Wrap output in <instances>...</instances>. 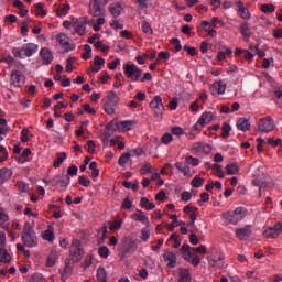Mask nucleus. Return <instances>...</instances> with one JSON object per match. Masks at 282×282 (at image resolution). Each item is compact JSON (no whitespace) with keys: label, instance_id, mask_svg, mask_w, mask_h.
Returning a JSON list of instances; mask_svg holds the SVG:
<instances>
[{"label":"nucleus","instance_id":"obj_1","mask_svg":"<svg viewBox=\"0 0 282 282\" xmlns=\"http://www.w3.org/2000/svg\"><path fill=\"white\" fill-rule=\"evenodd\" d=\"M21 239L26 248H36V246H39V238L36 237V231H34V227H32V224H30V221L24 223Z\"/></svg>","mask_w":282,"mask_h":282},{"label":"nucleus","instance_id":"obj_2","mask_svg":"<svg viewBox=\"0 0 282 282\" xmlns=\"http://www.w3.org/2000/svg\"><path fill=\"white\" fill-rule=\"evenodd\" d=\"M246 215H248V209L237 207L235 210L223 214V219H225L226 224L237 226L239 221H243V219H246Z\"/></svg>","mask_w":282,"mask_h":282},{"label":"nucleus","instance_id":"obj_3","mask_svg":"<svg viewBox=\"0 0 282 282\" xmlns=\"http://www.w3.org/2000/svg\"><path fill=\"white\" fill-rule=\"evenodd\" d=\"M39 52V45L34 43H28L23 47H13L12 54L15 58H30Z\"/></svg>","mask_w":282,"mask_h":282},{"label":"nucleus","instance_id":"obj_4","mask_svg":"<svg viewBox=\"0 0 282 282\" xmlns=\"http://www.w3.org/2000/svg\"><path fill=\"white\" fill-rule=\"evenodd\" d=\"M193 250H195V248H192L188 245H183L180 249V252L183 259H185V261H187L188 263H192V265L197 268V265L202 263V259H199L197 254L193 253Z\"/></svg>","mask_w":282,"mask_h":282},{"label":"nucleus","instance_id":"obj_5","mask_svg":"<svg viewBox=\"0 0 282 282\" xmlns=\"http://www.w3.org/2000/svg\"><path fill=\"white\" fill-rule=\"evenodd\" d=\"M119 250L121 252V259H124L131 252L138 250V240H131V238H123L119 245Z\"/></svg>","mask_w":282,"mask_h":282},{"label":"nucleus","instance_id":"obj_6","mask_svg":"<svg viewBox=\"0 0 282 282\" xmlns=\"http://www.w3.org/2000/svg\"><path fill=\"white\" fill-rule=\"evenodd\" d=\"M118 102H120V97L116 91L111 90L108 93L107 100L104 104V110L108 116H113L116 113V107H118Z\"/></svg>","mask_w":282,"mask_h":282},{"label":"nucleus","instance_id":"obj_7","mask_svg":"<svg viewBox=\"0 0 282 282\" xmlns=\"http://www.w3.org/2000/svg\"><path fill=\"white\" fill-rule=\"evenodd\" d=\"M124 76L130 78L133 83H138L140 80V76H142V69L138 68L135 64H126L123 66Z\"/></svg>","mask_w":282,"mask_h":282},{"label":"nucleus","instance_id":"obj_8","mask_svg":"<svg viewBox=\"0 0 282 282\" xmlns=\"http://www.w3.org/2000/svg\"><path fill=\"white\" fill-rule=\"evenodd\" d=\"M215 120V116H213V112H203L197 122L193 126V131H202L204 127L207 124H210V122Z\"/></svg>","mask_w":282,"mask_h":282},{"label":"nucleus","instance_id":"obj_9","mask_svg":"<svg viewBox=\"0 0 282 282\" xmlns=\"http://www.w3.org/2000/svg\"><path fill=\"white\" fill-rule=\"evenodd\" d=\"M150 109H152L155 118L164 116V104H162V97L155 96L150 102Z\"/></svg>","mask_w":282,"mask_h":282},{"label":"nucleus","instance_id":"obj_10","mask_svg":"<svg viewBox=\"0 0 282 282\" xmlns=\"http://www.w3.org/2000/svg\"><path fill=\"white\" fill-rule=\"evenodd\" d=\"M274 119L270 116L260 119L258 122V130L262 133H270L271 131H274Z\"/></svg>","mask_w":282,"mask_h":282},{"label":"nucleus","instance_id":"obj_11","mask_svg":"<svg viewBox=\"0 0 282 282\" xmlns=\"http://www.w3.org/2000/svg\"><path fill=\"white\" fill-rule=\"evenodd\" d=\"M262 235L265 239H276L280 235H282L281 221H278L273 227L267 228Z\"/></svg>","mask_w":282,"mask_h":282},{"label":"nucleus","instance_id":"obj_12","mask_svg":"<svg viewBox=\"0 0 282 282\" xmlns=\"http://www.w3.org/2000/svg\"><path fill=\"white\" fill-rule=\"evenodd\" d=\"M11 85L18 88L23 87V85H25V75H23L20 70L13 69L11 72Z\"/></svg>","mask_w":282,"mask_h":282},{"label":"nucleus","instance_id":"obj_13","mask_svg":"<svg viewBox=\"0 0 282 282\" xmlns=\"http://www.w3.org/2000/svg\"><path fill=\"white\" fill-rule=\"evenodd\" d=\"M250 235H252V226L250 225L236 229V237L240 241H248V239H250Z\"/></svg>","mask_w":282,"mask_h":282},{"label":"nucleus","instance_id":"obj_14","mask_svg":"<svg viewBox=\"0 0 282 282\" xmlns=\"http://www.w3.org/2000/svg\"><path fill=\"white\" fill-rule=\"evenodd\" d=\"M89 10L91 17H105V9L100 7L99 0H90Z\"/></svg>","mask_w":282,"mask_h":282},{"label":"nucleus","instance_id":"obj_15","mask_svg":"<svg viewBox=\"0 0 282 282\" xmlns=\"http://www.w3.org/2000/svg\"><path fill=\"white\" fill-rule=\"evenodd\" d=\"M191 151L195 154L198 155V153H210V151H213V149L210 148V145L204 143V142H195L192 145Z\"/></svg>","mask_w":282,"mask_h":282},{"label":"nucleus","instance_id":"obj_16","mask_svg":"<svg viewBox=\"0 0 282 282\" xmlns=\"http://www.w3.org/2000/svg\"><path fill=\"white\" fill-rule=\"evenodd\" d=\"M73 28L76 34L83 36L85 34V30H87V22L85 19L79 18L73 22Z\"/></svg>","mask_w":282,"mask_h":282},{"label":"nucleus","instance_id":"obj_17","mask_svg":"<svg viewBox=\"0 0 282 282\" xmlns=\"http://www.w3.org/2000/svg\"><path fill=\"white\" fill-rule=\"evenodd\" d=\"M40 56L43 61V65H52V62L54 61V55L52 54V51L47 47H43L40 52Z\"/></svg>","mask_w":282,"mask_h":282},{"label":"nucleus","instance_id":"obj_18","mask_svg":"<svg viewBox=\"0 0 282 282\" xmlns=\"http://www.w3.org/2000/svg\"><path fill=\"white\" fill-rule=\"evenodd\" d=\"M164 261L167 262V268H177V256L171 251H165L163 254Z\"/></svg>","mask_w":282,"mask_h":282},{"label":"nucleus","instance_id":"obj_19","mask_svg":"<svg viewBox=\"0 0 282 282\" xmlns=\"http://www.w3.org/2000/svg\"><path fill=\"white\" fill-rule=\"evenodd\" d=\"M212 94L213 96L215 95L221 96L226 94V84L221 82H215L212 86Z\"/></svg>","mask_w":282,"mask_h":282},{"label":"nucleus","instance_id":"obj_20","mask_svg":"<svg viewBox=\"0 0 282 282\" xmlns=\"http://www.w3.org/2000/svg\"><path fill=\"white\" fill-rule=\"evenodd\" d=\"M12 169L2 167L0 169V185L6 184V182L12 180Z\"/></svg>","mask_w":282,"mask_h":282},{"label":"nucleus","instance_id":"obj_21","mask_svg":"<svg viewBox=\"0 0 282 282\" xmlns=\"http://www.w3.org/2000/svg\"><path fill=\"white\" fill-rule=\"evenodd\" d=\"M131 219H133V221H140L141 224H149V217H147V215H144V212L137 209V213L132 214Z\"/></svg>","mask_w":282,"mask_h":282},{"label":"nucleus","instance_id":"obj_22","mask_svg":"<svg viewBox=\"0 0 282 282\" xmlns=\"http://www.w3.org/2000/svg\"><path fill=\"white\" fill-rule=\"evenodd\" d=\"M119 127L121 131H131L138 127V122L135 120H126L119 122Z\"/></svg>","mask_w":282,"mask_h":282},{"label":"nucleus","instance_id":"obj_23","mask_svg":"<svg viewBox=\"0 0 282 282\" xmlns=\"http://www.w3.org/2000/svg\"><path fill=\"white\" fill-rule=\"evenodd\" d=\"M178 282H192L193 281V276H191V271H188V269L185 268H180V272H178Z\"/></svg>","mask_w":282,"mask_h":282},{"label":"nucleus","instance_id":"obj_24","mask_svg":"<svg viewBox=\"0 0 282 282\" xmlns=\"http://www.w3.org/2000/svg\"><path fill=\"white\" fill-rule=\"evenodd\" d=\"M236 127L238 131H250V120L246 118H239L236 123Z\"/></svg>","mask_w":282,"mask_h":282},{"label":"nucleus","instance_id":"obj_25","mask_svg":"<svg viewBox=\"0 0 282 282\" xmlns=\"http://www.w3.org/2000/svg\"><path fill=\"white\" fill-rule=\"evenodd\" d=\"M109 12L115 17V19H118L120 17V13L122 12V3L116 2L109 6Z\"/></svg>","mask_w":282,"mask_h":282},{"label":"nucleus","instance_id":"obj_26","mask_svg":"<svg viewBox=\"0 0 282 282\" xmlns=\"http://www.w3.org/2000/svg\"><path fill=\"white\" fill-rule=\"evenodd\" d=\"M61 177V175H56L52 182H55V184H59V186L62 188H67V186H69V184H72V178L69 177V175L64 176V178L57 181Z\"/></svg>","mask_w":282,"mask_h":282},{"label":"nucleus","instance_id":"obj_27","mask_svg":"<svg viewBox=\"0 0 282 282\" xmlns=\"http://www.w3.org/2000/svg\"><path fill=\"white\" fill-rule=\"evenodd\" d=\"M70 258L72 261L78 262L83 259V249L82 248H70Z\"/></svg>","mask_w":282,"mask_h":282},{"label":"nucleus","instance_id":"obj_28","mask_svg":"<svg viewBox=\"0 0 282 282\" xmlns=\"http://www.w3.org/2000/svg\"><path fill=\"white\" fill-rule=\"evenodd\" d=\"M66 160H67V153H65V152L57 153V158H56V160L53 163L54 169H61V165Z\"/></svg>","mask_w":282,"mask_h":282},{"label":"nucleus","instance_id":"obj_29","mask_svg":"<svg viewBox=\"0 0 282 282\" xmlns=\"http://www.w3.org/2000/svg\"><path fill=\"white\" fill-rule=\"evenodd\" d=\"M10 261H12V256L4 247L0 248V263H10Z\"/></svg>","mask_w":282,"mask_h":282},{"label":"nucleus","instance_id":"obj_30","mask_svg":"<svg viewBox=\"0 0 282 282\" xmlns=\"http://www.w3.org/2000/svg\"><path fill=\"white\" fill-rule=\"evenodd\" d=\"M96 276L98 282H107V270L105 267H98Z\"/></svg>","mask_w":282,"mask_h":282},{"label":"nucleus","instance_id":"obj_31","mask_svg":"<svg viewBox=\"0 0 282 282\" xmlns=\"http://www.w3.org/2000/svg\"><path fill=\"white\" fill-rule=\"evenodd\" d=\"M30 155H32V150H30V148H25L22 154L18 158V164H25Z\"/></svg>","mask_w":282,"mask_h":282},{"label":"nucleus","instance_id":"obj_32","mask_svg":"<svg viewBox=\"0 0 282 282\" xmlns=\"http://www.w3.org/2000/svg\"><path fill=\"white\" fill-rule=\"evenodd\" d=\"M141 30L143 34H147V36H153V28L148 21H143L141 23Z\"/></svg>","mask_w":282,"mask_h":282},{"label":"nucleus","instance_id":"obj_33","mask_svg":"<svg viewBox=\"0 0 282 282\" xmlns=\"http://www.w3.org/2000/svg\"><path fill=\"white\" fill-rule=\"evenodd\" d=\"M225 171H227V175H237L239 173V165L237 163L227 164Z\"/></svg>","mask_w":282,"mask_h":282},{"label":"nucleus","instance_id":"obj_34","mask_svg":"<svg viewBox=\"0 0 282 282\" xmlns=\"http://www.w3.org/2000/svg\"><path fill=\"white\" fill-rule=\"evenodd\" d=\"M175 169H177L183 175H189L191 174V167L188 165H185L182 162L175 163Z\"/></svg>","mask_w":282,"mask_h":282},{"label":"nucleus","instance_id":"obj_35","mask_svg":"<svg viewBox=\"0 0 282 282\" xmlns=\"http://www.w3.org/2000/svg\"><path fill=\"white\" fill-rule=\"evenodd\" d=\"M56 259H58V253H56L55 251L51 252L46 261L47 268H54V265H56Z\"/></svg>","mask_w":282,"mask_h":282},{"label":"nucleus","instance_id":"obj_36","mask_svg":"<svg viewBox=\"0 0 282 282\" xmlns=\"http://www.w3.org/2000/svg\"><path fill=\"white\" fill-rule=\"evenodd\" d=\"M140 204L142 208H145V210H153L155 208V204L151 203L147 197H142Z\"/></svg>","mask_w":282,"mask_h":282},{"label":"nucleus","instance_id":"obj_37","mask_svg":"<svg viewBox=\"0 0 282 282\" xmlns=\"http://www.w3.org/2000/svg\"><path fill=\"white\" fill-rule=\"evenodd\" d=\"M221 129H223L221 138L224 140H228V138H230V131H232V127H230V123H224Z\"/></svg>","mask_w":282,"mask_h":282},{"label":"nucleus","instance_id":"obj_38","mask_svg":"<svg viewBox=\"0 0 282 282\" xmlns=\"http://www.w3.org/2000/svg\"><path fill=\"white\" fill-rule=\"evenodd\" d=\"M72 10V6L69 3L67 4H63L62 8L56 9V17H65V14H67V12H69Z\"/></svg>","mask_w":282,"mask_h":282},{"label":"nucleus","instance_id":"obj_39","mask_svg":"<svg viewBox=\"0 0 282 282\" xmlns=\"http://www.w3.org/2000/svg\"><path fill=\"white\" fill-rule=\"evenodd\" d=\"M240 33L242 34V36H245L246 39H250L252 32H250V26L248 25L247 22L242 23L240 25Z\"/></svg>","mask_w":282,"mask_h":282},{"label":"nucleus","instance_id":"obj_40","mask_svg":"<svg viewBox=\"0 0 282 282\" xmlns=\"http://www.w3.org/2000/svg\"><path fill=\"white\" fill-rule=\"evenodd\" d=\"M56 41L59 43V45H69V37L65 33H58L56 35Z\"/></svg>","mask_w":282,"mask_h":282},{"label":"nucleus","instance_id":"obj_41","mask_svg":"<svg viewBox=\"0 0 282 282\" xmlns=\"http://www.w3.org/2000/svg\"><path fill=\"white\" fill-rule=\"evenodd\" d=\"M275 10H276V7H274V4L272 3L261 4V12H263L264 14H272V12H274Z\"/></svg>","mask_w":282,"mask_h":282},{"label":"nucleus","instance_id":"obj_42","mask_svg":"<svg viewBox=\"0 0 282 282\" xmlns=\"http://www.w3.org/2000/svg\"><path fill=\"white\" fill-rule=\"evenodd\" d=\"M191 186L193 188H202V186H204V178L199 177V176H195L192 181H191Z\"/></svg>","mask_w":282,"mask_h":282},{"label":"nucleus","instance_id":"obj_43","mask_svg":"<svg viewBox=\"0 0 282 282\" xmlns=\"http://www.w3.org/2000/svg\"><path fill=\"white\" fill-rule=\"evenodd\" d=\"M238 12L241 17V19H250V13L248 12V10L246 9V7L243 6L242 2H239V6H238Z\"/></svg>","mask_w":282,"mask_h":282},{"label":"nucleus","instance_id":"obj_44","mask_svg":"<svg viewBox=\"0 0 282 282\" xmlns=\"http://www.w3.org/2000/svg\"><path fill=\"white\" fill-rule=\"evenodd\" d=\"M10 221V216L3 212V208H0V226L6 228V223Z\"/></svg>","mask_w":282,"mask_h":282},{"label":"nucleus","instance_id":"obj_45","mask_svg":"<svg viewBox=\"0 0 282 282\" xmlns=\"http://www.w3.org/2000/svg\"><path fill=\"white\" fill-rule=\"evenodd\" d=\"M70 274H72V267H69V264H66L63 272L61 273L62 281L63 282L67 281Z\"/></svg>","mask_w":282,"mask_h":282},{"label":"nucleus","instance_id":"obj_46","mask_svg":"<svg viewBox=\"0 0 282 282\" xmlns=\"http://www.w3.org/2000/svg\"><path fill=\"white\" fill-rule=\"evenodd\" d=\"M17 187L20 191V193H28V191H30V184H28L23 181H18Z\"/></svg>","mask_w":282,"mask_h":282},{"label":"nucleus","instance_id":"obj_47","mask_svg":"<svg viewBox=\"0 0 282 282\" xmlns=\"http://www.w3.org/2000/svg\"><path fill=\"white\" fill-rule=\"evenodd\" d=\"M118 129H120V123H118V121H110L107 126V131H109V133H115V131H118Z\"/></svg>","mask_w":282,"mask_h":282},{"label":"nucleus","instance_id":"obj_48","mask_svg":"<svg viewBox=\"0 0 282 282\" xmlns=\"http://www.w3.org/2000/svg\"><path fill=\"white\" fill-rule=\"evenodd\" d=\"M42 237H43L44 241H50V243H52V241H54V239H55L54 231H52L50 229H46L43 232Z\"/></svg>","mask_w":282,"mask_h":282},{"label":"nucleus","instance_id":"obj_49","mask_svg":"<svg viewBox=\"0 0 282 282\" xmlns=\"http://www.w3.org/2000/svg\"><path fill=\"white\" fill-rule=\"evenodd\" d=\"M129 158H131V154L129 152L121 154V156L118 160L119 166H124V164H128Z\"/></svg>","mask_w":282,"mask_h":282},{"label":"nucleus","instance_id":"obj_50","mask_svg":"<svg viewBox=\"0 0 282 282\" xmlns=\"http://www.w3.org/2000/svg\"><path fill=\"white\" fill-rule=\"evenodd\" d=\"M85 53L82 55L83 61H89L91 58V46L89 44L84 45Z\"/></svg>","mask_w":282,"mask_h":282},{"label":"nucleus","instance_id":"obj_51","mask_svg":"<svg viewBox=\"0 0 282 282\" xmlns=\"http://www.w3.org/2000/svg\"><path fill=\"white\" fill-rule=\"evenodd\" d=\"M98 254L101 259H107L109 257V248L107 246L99 247Z\"/></svg>","mask_w":282,"mask_h":282},{"label":"nucleus","instance_id":"obj_52","mask_svg":"<svg viewBox=\"0 0 282 282\" xmlns=\"http://www.w3.org/2000/svg\"><path fill=\"white\" fill-rule=\"evenodd\" d=\"M78 182L80 186H85V188L91 186V180L87 178L85 175L79 176Z\"/></svg>","mask_w":282,"mask_h":282},{"label":"nucleus","instance_id":"obj_53","mask_svg":"<svg viewBox=\"0 0 282 282\" xmlns=\"http://www.w3.org/2000/svg\"><path fill=\"white\" fill-rule=\"evenodd\" d=\"M121 208H123V210H131V208H133V202H131L129 197H126L121 204Z\"/></svg>","mask_w":282,"mask_h":282},{"label":"nucleus","instance_id":"obj_54","mask_svg":"<svg viewBox=\"0 0 282 282\" xmlns=\"http://www.w3.org/2000/svg\"><path fill=\"white\" fill-rule=\"evenodd\" d=\"M186 164H192V166H199V159L188 155L185 159Z\"/></svg>","mask_w":282,"mask_h":282},{"label":"nucleus","instance_id":"obj_55","mask_svg":"<svg viewBox=\"0 0 282 282\" xmlns=\"http://www.w3.org/2000/svg\"><path fill=\"white\" fill-rule=\"evenodd\" d=\"M161 142L162 144H165V145L171 144V142H173V134L171 133L163 134L161 138Z\"/></svg>","mask_w":282,"mask_h":282},{"label":"nucleus","instance_id":"obj_56","mask_svg":"<svg viewBox=\"0 0 282 282\" xmlns=\"http://www.w3.org/2000/svg\"><path fill=\"white\" fill-rule=\"evenodd\" d=\"M171 43H172V45H175L174 46V52H181L182 51V42H180V39H177V37H173L172 40H171Z\"/></svg>","mask_w":282,"mask_h":282},{"label":"nucleus","instance_id":"obj_57","mask_svg":"<svg viewBox=\"0 0 282 282\" xmlns=\"http://www.w3.org/2000/svg\"><path fill=\"white\" fill-rule=\"evenodd\" d=\"M0 63H7V65H12V63H14V57H12V55L10 54H4L1 56Z\"/></svg>","mask_w":282,"mask_h":282},{"label":"nucleus","instance_id":"obj_58","mask_svg":"<svg viewBox=\"0 0 282 282\" xmlns=\"http://www.w3.org/2000/svg\"><path fill=\"white\" fill-rule=\"evenodd\" d=\"M36 14H40V17L44 18L47 17V12L43 10V3L39 2L35 4Z\"/></svg>","mask_w":282,"mask_h":282},{"label":"nucleus","instance_id":"obj_59","mask_svg":"<svg viewBox=\"0 0 282 282\" xmlns=\"http://www.w3.org/2000/svg\"><path fill=\"white\" fill-rule=\"evenodd\" d=\"M150 238H151V230H149V229H147V228H143V229L141 230L140 239H141L142 241H147V240L150 239Z\"/></svg>","mask_w":282,"mask_h":282},{"label":"nucleus","instance_id":"obj_60","mask_svg":"<svg viewBox=\"0 0 282 282\" xmlns=\"http://www.w3.org/2000/svg\"><path fill=\"white\" fill-rule=\"evenodd\" d=\"M171 133L172 135H184V129H182V127L175 126L171 129Z\"/></svg>","mask_w":282,"mask_h":282},{"label":"nucleus","instance_id":"obj_61","mask_svg":"<svg viewBox=\"0 0 282 282\" xmlns=\"http://www.w3.org/2000/svg\"><path fill=\"white\" fill-rule=\"evenodd\" d=\"M122 228V220L116 219L111 223L110 230H120Z\"/></svg>","mask_w":282,"mask_h":282},{"label":"nucleus","instance_id":"obj_62","mask_svg":"<svg viewBox=\"0 0 282 282\" xmlns=\"http://www.w3.org/2000/svg\"><path fill=\"white\" fill-rule=\"evenodd\" d=\"M67 175L68 177H74V175H78V166L76 165H70L68 169H67Z\"/></svg>","mask_w":282,"mask_h":282},{"label":"nucleus","instance_id":"obj_63","mask_svg":"<svg viewBox=\"0 0 282 282\" xmlns=\"http://www.w3.org/2000/svg\"><path fill=\"white\" fill-rule=\"evenodd\" d=\"M153 169V166H151V163H145L141 169H140V173L141 175H147V173H151V170Z\"/></svg>","mask_w":282,"mask_h":282},{"label":"nucleus","instance_id":"obj_64","mask_svg":"<svg viewBox=\"0 0 282 282\" xmlns=\"http://www.w3.org/2000/svg\"><path fill=\"white\" fill-rule=\"evenodd\" d=\"M30 282H45V279H43V275L37 273L32 275Z\"/></svg>","mask_w":282,"mask_h":282}]
</instances>
